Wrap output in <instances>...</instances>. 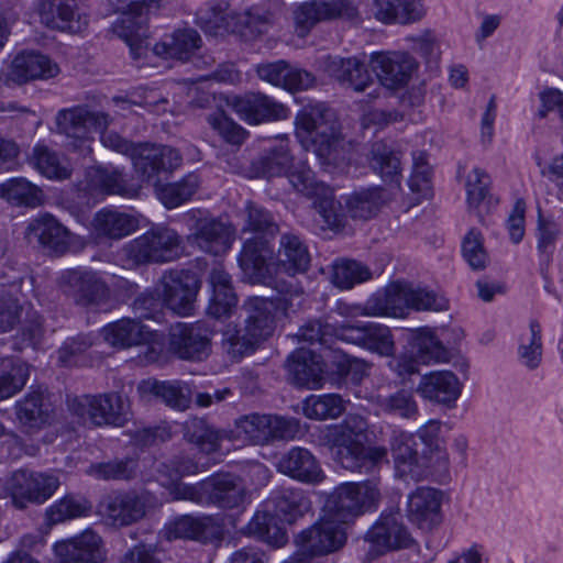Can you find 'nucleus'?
Segmentation results:
<instances>
[{
	"mask_svg": "<svg viewBox=\"0 0 563 563\" xmlns=\"http://www.w3.org/2000/svg\"><path fill=\"white\" fill-rule=\"evenodd\" d=\"M174 170L175 169H173L172 173ZM166 175H168V173L161 174L158 181H161L162 176ZM158 184L159 183L156 184L158 199L167 209H174L192 197L199 186V177L195 173H189L177 183L162 186H158ZM153 185L155 186V184Z\"/></svg>",
	"mask_w": 563,
	"mask_h": 563,
	"instance_id": "obj_47",
	"label": "nucleus"
},
{
	"mask_svg": "<svg viewBox=\"0 0 563 563\" xmlns=\"http://www.w3.org/2000/svg\"><path fill=\"white\" fill-rule=\"evenodd\" d=\"M181 243V236L173 228L153 225L122 246L121 260L128 268L169 263L179 257Z\"/></svg>",
	"mask_w": 563,
	"mask_h": 563,
	"instance_id": "obj_3",
	"label": "nucleus"
},
{
	"mask_svg": "<svg viewBox=\"0 0 563 563\" xmlns=\"http://www.w3.org/2000/svg\"><path fill=\"white\" fill-rule=\"evenodd\" d=\"M269 258H272V250L268 241L263 236H255L244 242L239 264L253 283H265L269 275L267 264Z\"/></svg>",
	"mask_w": 563,
	"mask_h": 563,
	"instance_id": "obj_35",
	"label": "nucleus"
},
{
	"mask_svg": "<svg viewBox=\"0 0 563 563\" xmlns=\"http://www.w3.org/2000/svg\"><path fill=\"white\" fill-rule=\"evenodd\" d=\"M32 161L35 168L49 179L63 180L70 177V164L64 156L46 145L33 148Z\"/></svg>",
	"mask_w": 563,
	"mask_h": 563,
	"instance_id": "obj_48",
	"label": "nucleus"
},
{
	"mask_svg": "<svg viewBox=\"0 0 563 563\" xmlns=\"http://www.w3.org/2000/svg\"><path fill=\"white\" fill-rule=\"evenodd\" d=\"M58 73V65L49 57L36 52H23L12 60L8 80L22 85L29 80L49 79Z\"/></svg>",
	"mask_w": 563,
	"mask_h": 563,
	"instance_id": "obj_30",
	"label": "nucleus"
},
{
	"mask_svg": "<svg viewBox=\"0 0 563 563\" xmlns=\"http://www.w3.org/2000/svg\"><path fill=\"white\" fill-rule=\"evenodd\" d=\"M69 410L95 426H122L126 420L129 406L118 393L80 395L69 397Z\"/></svg>",
	"mask_w": 563,
	"mask_h": 563,
	"instance_id": "obj_11",
	"label": "nucleus"
},
{
	"mask_svg": "<svg viewBox=\"0 0 563 563\" xmlns=\"http://www.w3.org/2000/svg\"><path fill=\"white\" fill-rule=\"evenodd\" d=\"M377 482L343 483L339 485L327 500L330 517L338 522L349 523L367 511H373L380 501Z\"/></svg>",
	"mask_w": 563,
	"mask_h": 563,
	"instance_id": "obj_6",
	"label": "nucleus"
},
{
	"mask_svg": "<svg viewBox=\"0 0 563 563\" xmlns=\"http://www.w3.org/2000/svg\"><path fill=\"white\" fill-rule=\"evenodd\" d=\"M200 287V279L190 271L169 269L159 279L164 303L174 313L183 317L194 311Z\"/></svg>",
	"mask_w": 563,
	"mask_h": 563,
	"instance_id": "obj_14",
	"label": "nucleus"
},
{
	"mask_svg": "<svg viewBox=\"0 0 563 563\" xmlns=\"http://www.w3.org/2000/svg\"><path fill=\"white\" fill-rule=\"evenodd\" d=\"M151 393L161 398L168 407L184 411L191 402V391L181 382H154Z\"/></svg>",
	"mask_w": 563,
	"mask_h": 563,
	"instance_id": "obj_55",
	"label": "nucleus"
},
{
	"mask_svg": "<svg viewBox=\"0 0 563 563\" xmlns=\"http://www.w3.org/2000/svg\"><path fill=\"white\" fill-rule=\"evenodd\" d=\"M276 468L279 473L305 484L317 485L325 478L317 457L301 446H294L285 452L278 459Z\"/></svg>",
	"mask_w": 563,
	"mask_h": 563,
	"instance_id": "obj_25",
	"label": "nucleus"
},
{
	"mask_svg": "<svg viewBox=\"0 0 563 563\" xmlns=\"http://www.w3.org/2000/svg\"><path fill=\"white\" fill-rule=\"evenodd\" d=\"M205 503L220 508L239 507L245 498V492L238 478L231 474H214L203 481Z\"/></svg>",
	"mask_w": 563,
	"mask_h": 563,
	"instance_id": "obj_32",
	"label": "nucleus"
},
{
	"mask_svg": "<svg viewBox=\"0 0 563 563\" xmlns=\"http://www.w3.org/2000/svg\"><path fill=\"white\" fill-rule=\"evenodd\" d=\"M313 208L322 219V229L340 230L344 227L345 214L340 201L334 198L333 190L327 186V191L322 190L312 198Z\"/></svg>",
	"mask_w": 563,
	"mask_h": 563,
	"instance_id": "obj_52",
	"label": "nucleus"
},
{
	"mask_svg": "<svg viewBox=\"0 0 563 563\" xmlns=\"http://www.w3.org/2000/svg\"><path fill=\"white\" fill-rule=\"evenodd\" d=\"M302 410L310 419H335L344 411V404L336 394L311 395L303 401Z\"/></svg>",
	"mask_w": 563,
	"mask_h": 563,
	"instance_id": "obj_53",
	"label": "nucleus"
},
{
	"mask_svg": "<svg viewBox=\"0 0 563 563\" xmlns=\"http://www.w3.org/2000/svg\"><path fill=\"white\" fill-rule=\"evenodd\" d=\"M223 346L232 357H242L255 351L260 340L247 328L228 325L222 333Z\"/></svg>",
	"mask_w": 563,
	"mask_h": 563,
	"instance_id": "obj_56",
	"label": "nucleus"
},
{
	"mask_svg": "<svg viewBox=\"0 0 563 563\" xmlns=\"http://www.w3.org/2000/svg\"><path fill=\"white\" fill-rule=\"evenodd\" d=\"M369 268L360 262L342 260L333 267V284L341 289H351L354 285L371 279Z\"/></svg>",
	"mask_w": 563,
	"mask_h": 563,
	"instance_id": "obj_58",
	"label": "nucleus"
},
{
	"mask_svg": "<svg viewBox=\"0 0 563 563\" xmlns=\"http://www.w3.org/2000/svg\"><path fill=\"white\" fill-rule=\"evenodd\" d=\"M167 540L190 539L202 543L218 541L223 536L222 526L212 517L183 515L165 525Z\"/></svg>",
	"mask_w": 563,
	"mask_h": 563,
	"instance_id": "obj_24",
	"label": "nucleus"
},
{
	"mask_svg": "<svg viewBox=\"0 0 563 563\" xmlns=\"http://www.w3.org/2000/svg\"><path fill=\"white\" fill-rule=\"evenodd\" d=\"M379 407L384 412L404 419L416 418L419 411L413 394L405 389L380 399Z\"/></svg>",
	"mask_w": 563,
	"mask_h": 563,
	"instance_id": "obj_61",
	"label": "nucleus"
},
{
	"mask_svg": "<svg viewBox=\"0 0 563 563\" xmlns=\"http://www.w3.org/2000/svg\"><path fill=\"white\" fill-rule=\"evenodd\" d=\"M98 512L111 526H130L145 516V503L134 492H112L102 497Z\"/></svg>",
	"mask_w": 563,
	"mask_h": 563,
	"instance_id": "obj_21",
	"label": "nucleus"
},
{
	"mask_svg": "<svg viewBox=\"0 0 563 563\" xmlns=\"http://www.w3.org/2000/svg\"><path fill=\"white\" fill-rule=\"evenodd\" d=\"M275 515L287 523H294L311 509V501L299 488H284L273 498Z\"/></svg>",
	"mask_w": 563,
	"mask_h": 563,
	"instance_id": "obj_45",
	"label": "nucleus"
},
{
	"mask_svg": "<svg viewBox=\"0 0 563 563\" xmlns=\"http://www.w3.org/2000/svg\"><path fill=\"white\" fill-rule=\"evenodd\" d=\"M417 391L433 404L453 408L462 393V384L450 371H438L421 377Z\"/></svg>",
	"mask_w": 563,
	"mask_h": 563,
	"instance_id": "obj_28",
	"label": "nucleus"
},
{
	"mask_svg": "<svg viewBox=\"0 0 563 563\" xmlns=\"http://www.w3.org/2000/svg\"><path fill=\"white\" fill-rule=\"evenodd\" d=\"M53 550L60 563H103L106 560L102 538L92 529L56 542Z\"/></svg>",
	"mask_w": 563,
	"mask_h": 563,
	"instance_id": "obj_20",
	"label": "nucleus"
},
{
	"mask_svg": "<svg viewBox=\"0 0 563 563\" xmlns=\"http://www.w3.org/2000/svg\"><path fill=\"white\" fill-rule=\"evenodd\" d=\"M191 219L194 223L187 235L189 245L216 256L231 249L235 232L230 224L211 217L196 218L192 214Z\"/></svg>",
	"mask_w": 563,
	"mask_h": 563,
	"instance_id": "obj_18",
	"label": "nucleus"
},
{
	"mask_svg": "<svg viewBox=\"0 0 563 563\" xmlns=\"http://www.w3.org/2000/svg\"><path fill=\"white\" fill-rule=\"evenodd\" d=\"M93 183L104 194L119 195L125 198L137 196L140 187L130 181L117 168H97L93 173Z\"/></svg>",
	"mask_w": 563,
	"mask_h": 563,
	"instance_id": "obj_50",
	"label": "nucleus"
},
{
	"mask_svg": "<svg viewBox=\"0 0 563 563\" xmlns=\"http://www.w3.org/2000/svg\"><path fill=\"white\" fill-rule=\"evenodd\" d=\"M520 363L529 369L537 368L542 358L541 325L537 320L529 323V332L520 335L518 346Z\"/></svg>",
	"mask_w": 563,
	"mask_h": 563,
	"instance_id": "obj_54",
	"label": "nucleus"
},
{
	"mask_svg": "<svg viewBox=\"0 0 563 563\" xmlns=\"http://www.w3.org/2000/svg\"><path fill=\"white\" fill-rule=\"evenodd\" d=\"M35 8L41 23L46 27L63 32L79 30L76 0H36Z\"/></svg>",
	"mask_w": 563,
	"mask_h": 563,
	"instance_id": "obj_34",
	"label": "nucleus"
},
{
	"mask_svg": "<svg viewBox=\"0 0 563 563\" xmlns=\"http://www.w3.org/2000/svg\"><path fill=\"white\" fill-rule=\"evenodd\" d=\"M296 136L306 151L327 159L340 142L339 123L333 110L323 103L308 104L296 115Z\"/></svg>",
	"mask_w": 563,
	"mask_h": 563,
	"instance_id": "obj_4",
	"label": "nucleus"
},
{
	"mask_svg": "<svg viewBox=\"0 0 563 563\" xmlns=\"http://www.w3.org/2000/svg\"><path fill=\"white\" fill-rule=\"evenodd\" d=\"M389 317H404L406 309L442 311L448 308L444 297L434 291L394 283L385 288Z\"/></svg>",
	"mask_w": 563,
	"mask_h": 563,
	"instance_id": "obj_15",
	"label": "nucleus"
},
{
	"mask_svg": "<svg viewBox=\"0 0 563 563\" xmlns=\"http://www.w3.org/2000/svg\"><path fill=\"white\" fill-rule=\"evenodd\" d=\"M292 163L289 145L285 139L267 148L257 159L252 162L251 170L255 177H277L287 174Z\"/></svg>",
	"mask_w": 563,
	"mask_h": 563,
	"instance_id": "obj_41",
	"label": "nucleus"
},
{
	"mask_svg": "<svg viewBox=\"0 0 563 563\" xmlns=\"http://www.w3.org/2000/svg\"><path fill=\"white\" fill-rule=\"evenodd\" d=\"M246 220L244 231L260 234L261 236H274L278 231V224L273 214L253 202L246 203Z\"/></svg>",
	"mask_w": 563,
	"mask_h": 563,
	"instance_id": "obj_60",
	"label": "nucleus"
},
{
	"mask_svg": "<svg viewBox=\"0 0 563 563\" xmlns=\"http://www.w3.org/2000/svg\"><path fill=\"white\" fill-rule=\"evenodd\" d=\"M99 133L101 143L114 152L129 156L137 175L148 184L156 185L161 174L177 169L183 163L179 152L170 146L136 144L115 132H107V129Z\"/></svg>",
	"mask_w": 563,
	"mask_h": 563,
	"instance_id": "obj_2",
	"label": "nucleus"
},
{
	"mask_svg": "<svg viewBox=\"0 0 563 563\" xmlns=\"http://www.w3.org/2000/svg\"><path fill=\"white\" fill-rule=\"evenodd\" d=\"M202 40L194 29L176 30L163 41L156 43L153 53L164 58H175L183 62L191 59L201 47Z\"/></svg>",
	"mask_w": 563,
	"mask_h": 563,
	"instance_id": "obj_37",
	"label": "nucleus"
},
{
	"mask_svg": "<svg viewBox=\"0 0 563 563\" xmlns=\"http://www.w3.org/2000/svg\"><path fill=\"white\" fill-rule=\"evenodd\" d=\"M367 423L357 415H349L338 424L325 428L322 444L334 454L342 467L364 474L374 473L387 462V449L384 446H365Z\"/></svg>",
	"mask_w": 563,
	"mask_h": 563,
	"instance_id": "obj_1",
	"label": "nucleus"
},
{
	"mask_svg": "<svg viewBox=\"0 0 563 563\" xmlns=\"http://www.w3.org/2000/svg\"><path fill=\"white\" fill-rule=\"evenodd\" d=\"M101 335L110 345L124 349L148 341L151 331L137 320L123 318L103 327Z\"/></svg>",
	"mask_w": 563,
	"mask_h": 563,
	"instance_id": "obj_40",
	"label": "nucleus"
},
{
	"mask_svg": "<svg viewBox=\"0 0 563 563\" xmlns=\"http://www.w3.org/2000/svg\"><path fill=\"white\" fill-rule=\"evenodd\" d=\"M236 112L249 123L258 124L267 121L286 119L287 108L263 93H249L234 101Z\"/></svg>",
	"mask_w": 563,
	"mask_h": 563,
	"instance_id": "obj_31",
	"label": "nucleus"
},
{
	"mask_svg": "<svg viewBox=\"0 0 563 563\" xmlns=\"http://www.w3.org/2000/svg\"><path fill=\"white\" fill-rule=\"evenodd\" d=\"M59 286L63 292L77 306L93 310H107L110 289L93 271L82 268L66 269L60 274Z\"/></svg>",
	"mask_w": 563,
	"mask_h": 563,
	"instance_id": "obj_10",
	"label": "nucleus"
},
{
	"mask_svg": "<svg viewBox=\"0 0 563 563\" xmlns=\"http://www.w3.org/2000/svg\"><path fill=\"white\" fill-rule=\"evenodd\" d=\"M346 540L345 529L333 517L322 518L297 534L296 543L300 552L283 563H313L314 556L339 551Z\"/></svg>",
	"mask_w": 563,
	"mask_h": 563,
	"instance_id": "obj_7",
	"label": "nucleus"
},
{
	"mask_svg": "<svg viewBox=\"0 0 563 563\" xmlns=\"http://www.w3.org/2000/svg\"><path fill=\"white\" fill-rule=\"evenodd\" d=\"M384 190L380 187L361 189L353 192L347 201L349 212L353 218L369 219L374 217L384 202Z\"/></svg>",
	"mask_w": 563,
	"mask_h": 563,
	"instance_id": "obj_51",
	"label": "nucleus"
},
{
	"mask_svg": "<svg viewBox=\"0 0 563 563\" xmlns=\"http://www.w3.org/2000/svg\"><path fill=\"white\" fill-rule=\"evenodd\" d=\"M368 543L365 561L371 562L386 553L408 549L415 544L398 510H385L364 534Z\"/></svg>",
	"mask_w": 563,
	"mask_h": 563,
	"instance_id": "obj_9",
	"label": "nucleus"
},
{
	"mask_svg": "<svg viewBox=\"0 0 563 563\" xmlns=\"http://www.w3.org/2000/svg\"><path fill=\"white\" fill-rule=\"evenodd\" d=\"M92 227L98 236L121 240L137 230L139 221L128 212L103 208L95 214Z\"/></svg>",
	"mask_w": 563,
	"mask_h": 563,
	"instance_id": "obj_38",
	"label": "nucleus"
},
{
	"mask_svg": "<svg viewBox=\"0 0 563 563\" xmlns=\"http://www.w3.org/2000/svg\"><path fill=\"white\" fill-rule=\"evenodd\" d=\"M299 433L300 423L295 418L254 412L235 419L228 438L246 444L266 445L294 440Z\"/></svg>",
	"mask_w": 563,
	"mask_h": 563,
	"instance_id": "obj_5",
	"label": "nucleus"
},
{
	"mask_svg": "<svg viewBox=\"0 0 563 563\" xmlns=\"http://www.w3.org/2000/svg\"><path fill=\"white\" fill-rule=\"evenodd\" d=\"M338 340L354 344L382 356H390L395 343L390 329L377 322H346L338 329Z\"/></svg>",
	"mask_w": 563,
	"mask_h": 563,
	"instance_id": "obj_16",
	"label": "nucleus"
},
{
	"mask_svg": "<svg viewBox=\"0 0 563 563\" xmlns=\"http://www.w3.org/2000/svg\"><path fill=\"white\" fill-rule=\"evenodd\" d=\"M243 310L246 313L245 328L261 342L273 334L275 317L271 300L260 297L249 298L243 305Z\"/></svg>",
	"mask_w": 563,
	"mask_h": 563,
	"instance_id": "obj_42",
	"label": "nucleus"
},
{
	"mask_svg": "<svg viewBox=\"0 0 563 563\" xmlns=\"http://www.w3.org/2000/svg\"><path fill=\"white\" fill-rule=\"evenodd\" d=\"M369 65L383 86L399 89L409 81L415 60L404 52H374Z\"/></svg>",
	"mask_w": 563,
	"mask_h": 563,
	"instance_id": "obj_22",
	"label": "nucleus"
},
{
	"mask_svg": "<svg viewBox=\"0 0 563 563\" xmlns=\"http://www.w3.org/2000/svg\"><path fill=\"white\" fill-rule=\"evenodd\" d=\"M339 327L340 324L331 323L329 318L325 321L312 320L303 324L296 335L299 342L327 345L332 338L338 339Z\"/></svg>",
	"mask_w": 563,
	"mask_h": 563,
	"instance_id": "obj_62",
	"label": "nucleus"
},
{
	"mask_svg": "<svg viewBox=\"0 0 563 563\" xmlns=\"http://www.w3.org/2000/svg\"><path fill=\"white\" fill-rule=\"evenodd\" d=\"M0 197L14 206L38 207L44 201L40 187L25 178H11L0 184Z\"/></svg>",
	"mask_w": 563,
	"mask_h": 563,
	"instance_id": "obj_46",
	"label": "nucleus"
},
{
	"mask_svg": "<svg viewBox=\"0 0 563 563\" xmlns=\"http://www.w3.org/2000/svg\"><path fill=\"white\" fill-rule=\"evenodd\" d=\"M90 510L91 505L86 499L66 496L47 509L46 518L51 525H56L68 519L86 516Z\"/></svg>",
	"mask_w": 563,
	"mask_h": 563,
	"instance_id": "obj_59",
	"label": "nucleus"
},
{
	"mask_svg": "<svg viewBox=\"0 0 563 563\" xmlns=\"http://www.w3.org/2000/svg\"><path fill=\"white\" fill-rule=\"evenodd\" d=\"M58 486L57 476L30 470H18L5 482L12 503L19 509L25 508L29 503L46 501Z\"/></svg>",
	"mask_w": 563,
	"mask_h": 563,
	"instance_id": "obj_12",
	"label": "nucleus"
},
{
	"mask_svg": "<svg viewBox=\"0 0 563 563\" xmlns=\"http://www.w3.org/2000/svg\"><path fill=\"white\" fill-rule=\"evenodd\" d=\"M113 119L106 112L91 111L87 107H74L60 110L56 117L59 133L68 140L67 146L81 155L90 153L91 133L102 132Z\"/></svg>",
	"mask_w": 563,
	"mask_h": 563,
	"instance_id": "obj_8",
	"label": "nucleus"
},
{
	"mask_svg": "<svg viewBox=\"0 0 563 563\" xmlns=\"http://www.w3.org/2000/svg\"><path fill=\"white\" fill-rule=\"evenodd\" d=\"M92 334L68 338L58 350V361L65 366L79 364V358L93 345Z\"/></svg>",
	"mask_w": 563,
	"mask_h": 563,
	"instance_id": "obj_64",
	"label": "nucleus"
},
{
	"mask_svg": "<svg viewBox=\"0 0 563 563\" xmlns=\"http://www.w3.org/2000/svg\"><path fill=\"white\" fill-rule=\"evenodd\" d=\"M443 493L440 489L421 486L407 496L406 516L417 528L431 531L442 521Z\"/></svg>",
	"mask_w": 563,
	"mask_h": 563,
	"instance_id": "obj_19",
	"label": "nucleus"
},
{
	"mask_svg": "<svg viewBox=\"0 0 563 563\" xmlns=\"http://www.w3.org/2000/svg\"><path fill=\"white\" fill-rule=\"evenodd\" d=\"M371 168L386 183L400 185L401 162L400 156L386 143L379 141L372 145L369 153Z\"/></svg>",
	"mask_w": 563,
	"mask_h": 563,
	"instance_id": "obj_43",
	"label": "nucleus"
},
{
	"mask_svg": "<svg viewBox=\"0 0 563 563\" xmlns=\"http://www.w3.org/2000/svg\"><path fill=\"white\" fill-rule=\"evenodd\" d=\"M146 12H125L113 22L111 32L130 47L134 60L145 58L148 54Z\"/></svg>",
	"mask_w": 563,
	"mask_h": 563,
	"instance_id": "obj_27",
	"label": "nucleus"
},
{
	"mask_svg": "<svg viewBox=\"0 0 563 563\" xmlns=\"http://www.w3.org/2000/svg\"><path fill=\"white\" fill-rule=\"evenodd\" d=\"M136 467L137 463L134 459L125 457L122 460L91 464L87 470V473L98 479L103 481H128L135 476Z\"/></svg>",
	"mask_w": 563,
	"mask_h": 563,
	"instance_id": "obj_57",
	"label": "nucleus"
},
{
	"mask_svg": "<svg viewBox=\"0 0 563 563\" xmlns=\"http://www.w3.org/2000/svg\"><path fill=\"white\" fill-rule=\"evenodd\" d=\"M212 329L203 321L177 323L169 332L170 351L181 360L201 361L209 355Z\"/></svg>",
	"mask_w": 563,
	"mask_h": 563,
	"instance_id": "obj_17",
	"label": "nucleus"
},
{
	"mask_svg": "<svg viewBox=\"0 0 563 563\" xmlns=\"http://www.w3.org/2000/svg\"><path fill=\"white\" fill-rule=\"evenodd\" d=\"M375 16L383 23L407 25L420 21L426 9L423 0H375Z\"/></svg>",
	"mask_w": 563,
	"mask_h": 563,
	"instance_id": "obj_39",
	"label": "nucleus"
},
{
	"mask_svg": "<svg viewBox=\"0 0 563 563\" xmlns=\"http://www.w3.org/2000/svg\"><path fill=\"white\" fill-rule=\"evenodd\" d=\"M318 64L324 73L354 91H364L373 84L365 62L358 57L344 58L338 55H327L319 58Z\"/></svg>",
	"mask_w": 563,
	"mask_h": 563,
	"instance_id": "obj_23",
	"label": "nucleus"
},
{
	"mask_svg": "<svg viewBox=\"0 0 563 563\" xmlns=\"http://www.w3.org/2000/svg\"><path fill=\"white\" fill-rule=\"evenodd\" d=\"M406 434H400L394 437L391 441L395 465L401 476L419 481L427 476L428 471L422 465L419 453L408 444Z\"/></svg>",
	"mask_w": 563,
	"mask_h": 563,
	"instance_id": "obj_44",
	"label": "nucleus"
},
{
	"mask_svg": "<svg viewBox=\"0 0 563 563\" xmlns=\"http://www.w3.org/2000/svg\"><path fill=\"white\" fill-rule=\"evenodd\" d=\"M357 15V8L351 0H310L295 9L294 21L297 34L303 37L320 22L353 21Z\"/></svg>",
	"mask_w": 563,
	"mask_h": 563,
	"instance_id": "obj_13",
	"label": "nucleus"
},
{
	"mask_svg": "<svg viewBox=\"0 0 563 563\" xmlns=\"http://www.w3.org/2000/svg\"><path fill=\"white\" fill-rule=\"evenodd\" d=\"M29 366L13 357H0V400L19 393L26 384Z\"/></svg>",
	"mask_w": 563,
	"mask_h": 563,
	"instance_id": "obj_49",
	"label": "nucleus"
},
{
	"mask_svg": "<svg viewBox=\"0 0 563 563\" xmlns=\"http://www.w3.org/2000/svg\"><path fill=\"white\" fill-rule=\"evenodd\" d=\"M289 380L298 387L318 389L322 386L324 364L314 351L299 347L287 358Z\"/></svg>",
	"mask_w": 563,
	"mask_h": 563,
	"instance_id": "obj_26",
	"label": "nucleus"
},
{
	"mask_svg": "<svg viewBox=\"0 0 563 563\" xmlns=\"http://www.w3.org/2000/svg\"><path fill=\"white\" fill-rule=\"evenodd\" d=\"M18 421L27 429H41L52 420L54 407L44 389L33 388L14 405Z\"/></svg>",
	"mask_w": 563,
	"mask_h": 563,
	"instance_id": "obj_29",
	"label": "nucleus"
},
{
	"mask_svg": "<svg viewBox=\"0 0 563 563\" xmlns=\"http://www.w3.org/2000/svg\"><path fill=\"white\" fill-rule=\"evenodd\" d=\"M310 264L308 246L301 238L295 233H283L276 254V265L279 271L289 276L305 273Z\"/></svg>",
	"mask_w": 563,
	"mask_h": 563,
	"instance_id": "obj_36",
	"label": "nucleus"
},
{
	"mask_svg": "<svg viewBox=\"0 0 563 563\" xmlns=\"http://www.w3.org/2000/svg\"><path fill=\"white\" fill-rule=\"evenodd\" d=\"M287 177L296 191L310 199L318 196L322 190L327 191V185L322 181H318L313 172L303 164L287 172Z\"/></svg>",
	"mask_w": 563,
	"mask_h": 563,
	"instance_id": "obj_63",
	"label": "nucleus"
},
{
	"mask_svg": "<svg viewBox=\"0 0 563 563\" xmlns=\"http://www.w3.org/2000/svg\"><path fill=\"white\" fill-rule=\"evenodd\" d=\"M29 235L49 252L62 255L70 246V232L56 218L49 214L42 216L27 227Z\"/></svg>",
	"mask_w": 563,
	"mask_h": 563,
	"instance_id": "obj_33",
	"label": "nucleus"
}]
</instances>
